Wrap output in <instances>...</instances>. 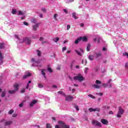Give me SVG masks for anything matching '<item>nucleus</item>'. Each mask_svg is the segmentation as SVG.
Wrapping results in <instances>:
<instances>
[{
    "label": "nucleus",
    "mask_w": 128,
    "mask_h": 128,
    "mask_svg": "<svg viewBox=\"0 0 128 128\" xmlns=\"http://www.w3.org/2000/svg\"><path fill=\"white\" fill-rule=\"evenodd\" d=\"M18 86H19L18 84V83H16L14 84V88L16 92H18Z\"/></svg>",
    "instance_id": "nucleus-13"
},
{
    "label": "nucleus",
    "mask_w": 128,
    "mask_h": 128,
    "mask_svg": "<svg viewBox=\"0 0 128 128\" xmlns=\"http://www.w3.org/2000/svg\"><path fill=\"white\" fill-rule=\"evenodd\" d=\"M4 60L3 58H1L0 59V66H1V64H2L4 61L2 60Z\"/></svg>",
    "instance_id": "nucleus-42"
},
{
    "label": "nucleus",
    "mask_w": 128,
    "mask_h": 128,
    "mask_svg": "<svg viewBox=\"0 0 128 128\" xmlns=\"http://www.w3.org/2000/svg\"><path fill=\"white\" fill-rule=\"evenodd\" d=\"M76 52L78 54V56H82V53L80 52V51L76 50H75Z\"/></svg>",
    "instance_id": "nucleus-34"
},
{
    "label": "nucleus",
    "mask_w": 128,
    "mask_h": 128,
    "mask_svg": "<svg viewBox=\"0 0 128 128\" xmlns=\"http://www.w3.org/2000/svg\"><path fill=\"white\" fill-rule=\"evenodd\" d=\"M37 22H38V20L35 18H32L31 20V22H32V24H36Z\"/></svg>",
    "instance_id": "nucleus-19"
},
{
    "label": "nucleus",
    "mask_w": 128,
    "mask_h": 128,
    "mask_svg": "<svg viewBox=\"0 0 128 128\" xmlns=\"http://www.w3.org/2000/svg\"><path fill=\"white\" fill-rule=\"evenodd\" d=\"M23 41L25 42L28 44H30V42H32V41L30 40L29 38H25L23 39Z\"/></svg>",
    "instance_id": "nucleus-7"
},
{
    "label": "nucleus",
    "mask_w": 128,
    "mask_h": 128,
    "mask_svg": "<svg viewBox=\"0 0 128 128\" xmlns=\"http://www.w3.org/2000/svg\"><path fill=\"white\" fill-rule=\"evenodd\" d=\"M32 66H36L37 68H42V64H40V60H36L34 58H32Z\"/></svg>",
    "instance_id": "nucleus-1"
},
{
    "label": "nucleus",
    "mask_w": 128,
    "mask_h": 128,
    "mask_svg": "<svg viewBox=\"0 0 128 128\" xmlns=\"http://www.w3.org/2000/svg\"><path fill=\"white\" fill-rule=\"evenodd\" d=\"M6 46V44L4 42L0 43V50H4V46Z\"/></svg>",
    "instance_id": "nucleus-15"
},
{
    "label": "nucleus",
    "mask_w": 128,
    "mask_h": 128,
    "mask_svg": "<svg viewBox=\"0 0 128 128\" xmlns=\"http://www.w3.org/2000/svg\"><path fill=\"white\" fill-rule=\"evenodd\" d=\"M90 44H88L87 46H86V50L87 52H90Z\"/></svg>",
    "instance_id": "nucleus-24"
},
{
    "label": "nucleus",
    "mask_w": 128,
    "mask_h": 128,
    "mask_svg": "<svg viewBox=\"0 0 128 128\" xmlns=\"http://www.w3.org/2000/svg\"><path fill=\"white\" fill-rule=\"evenodd\" d=\"M74 108H76V110H80V108H78V106L74 105Z\"/></svg>",
    "instance_id": "nucleus-47"
},
{
    "label": "nucleus",
    "mask_w": 128,
    "mask_h": 128,
    "mask_svg": "<svg viewBox=\"0 0 128 128\" xmlns=\"http://www.w3.org/2000/svg\"><path fill=\"white\" fill-rule=\"evenodd\" d=\"M82 40V37H80L78 38L77 40H76L74 42V44H78V42H80V40Z\"/></svg>",
    "instance_id": "nucleus-12"
},
{
    "label": "nucleus",
    "mask_w": 128,
    "mask_h": 128,
    "mask_svg": "<svg viewBox=\"0 0 128 128\" xmlns=\"http://www.w3.org/2000/svg\"><path fill=\"white\" fill-rule=\"evenodd\" d=\"M52 88H58V86L56 85H53L52 86Z\"/></svg>",
    "instance_id": "nucleus-64"
},
{
    "label": "nucleus",
    "mask_w": 128,
    "mask_h": 128,
    "mask_svg": "<svg viewBox=\"0 0 128 128\" xmlns=\"http://www.w3.org/2000/svg\"><path fill=\"white\" fill-rule=\"evenodd\" d=\"M36 102H38V101H36V100H34L30 104V107L34 106V104H36Z\"/></svg>",
    "instance_id": "nucleus-16"
},
{
    "label": "nucleus",
    "mask_w": 128,
    "mask_h": 128,
    "mask_svg": "<svg viewBox=\"0 0 128 128\" xmlns=\"http://www.w3.org/2000/svg\"><path fill=\"white\" fill-rule=\"evenodd\" d=\"M0 122H4V126H10L12 124V121H7L6 122V119H2L0 121Z\"/></svg>",
    "instance_id": "nucleus-6"
},
{
    "label": "nucleus",
    "mask_w": 128,
    "mask_h": 128,
    "mask_svg": "<svg viewBox=\"0 0 128 128\" xmlns=\"http://www.w3.org/2000/svg\"><path fill=\"white\" fill-rule=\"evenodd\" d=\"M88 68H86L84 70V74H88Z\"/></svg>",
    "instance_id": "nucleus-40"
},
{
    "label": "nucleus",
    "mask_w": 128,
    "mask_h": 128,
    "mask_svg": "<svg viewBox=\"0 0 128 128\" xmlns=\"http://www.w3.org/2000/svg\"><path fill=\"white\" fill-rule=\"evenodd\" d=\"M24 13L22 11H19L18 12V15L19 16H24Z\"/></svg>",
    "instance_id": "nucleus-32"
},
{
    "label": "nucleus",
    "mask_w": 128,
    "mask_h": 128,
    "mask_svg": "<svg viewBox=\"0 0 128 128\" xmlns=\"http://www.w3.org/2000/svg\"><path fill=\"white\" fill-rule=\"evenodd\" d=\"M96 94H98V96H102L103 94L102 92H100V93H97Z\"/></svg>",
    "instance_id": "nucleus-63"
},
{
    "label": "nucleus",
    "mask_w": 128,
    "mask_h": 128,
    "mask_svg": "<svg viewBox=\"0 0 128 128\" xmlns=\"http://www.w3.org/2000/svg\"><path fill=\"white\" fill-rule=\"evenodd\" d=\"M37 52H38V56H42V52H40V50H37Z\"/></svg>",
    "instance_id": "nucleus-35"
},
{
    "label": "nucleus",
    "mask_w": 128,
    "mask_h": 128,
    "mask_svg": "<svg viewBox=\"0 0 128 128\" xmlns=\"http://www.w3.org/2000/svg\"><path fill=\"white\" fill-rule=\"evenodd\" d=\"M32 38H38V35H32Z\"/></svg>",
    "instance_id": "nucleus-41"
},
{
    "label": "nucleus",
    "mask_w": 128,
    "mask_h": 128,
    "mask_svg": "<svg viewBox=\"0 0 128 128\" xmlns=\"http://www.w3.org/2000/svg\"><path fill=\"white\" fill-rule=\"evenodd\" d=\"M52 40L53 42H58L60 40V38H53Z\"/></svg>",
    "instance_id": "nucleus-21"
},
{
    "label": "nucleus",
    "mask_w": 128,
    "mask_h": 128,
    "mask_svg": "<svg viewBox=\"0 0 128 128\" xmlns=\"http://www.w3.org/2000/svg\"><path fill=\"white\" fill-rule=\"evenodd\" d=\"M90 98H95L96 97H94V96H92V94H88V95Z\"/></svg>",
    "instance_id": "nucleus-49"
},
{
    "label": "nucleus",
    "mask_w": 128,
    "mask_h": 128,
    "mask_svg": "<svg viewBox=\"0 0 128 128\" xmlns=\"http://www.w3.org/2000/svg\"><path fill=\"white\" fill-rule=\"evenodd\" d=\"M76 12H73L72 14V18H74V20H78V18L76 16Z\"/></svg>",
    "instance_id": "nucleus-22"
},
{
    "label": "nucleus",
    "mask_w": 128,
    "mask_h": 128,
    "mask_svg": "<svg viewBox=\"0 0 128 128\" xmlns=\"http://www.w3.org/2000/svg\"><path fill=\"white\" fill-rule=\"evenodd\" d=\"M74 61L71 63V64H70V68H72V66H73V65H74Z\"/></svg>",
    "instance_id": "nucleus-53"
},
{
    "label": "nucleus",
    "mask_w": 128,
    "mask_h": 128,
    "mask_svg": "<svg viewBox=\"0 0 128 128\" xmlns=\"http://www.w3.org/2000/svg\"><path fill=\"white\" fill-rule=\"evenodd\" d=\"M32 76V74L28 72L26 74H25L24 76H23V80H26V78H28Z\"/></svg>",
    "instance_id": "nucleus-11"
},
{
    "label": "nucleus",
    "mask_w": 128,
    "mask_h": 128,
    "mask_svg": "<svg viewBox=\"0 0 128 128\" xmlns=\"http://www.w3.org/2000/svg\"><path fill=\"white\" fill-rule=\"evenodd\" d=\"M96 84H102V82L100 80H96Z\"/></svg>",
    "instance_id": "nucleus-45"
},
{
    "label": "nucleus",
    "mask_w": 128,
    "mask_h": 128,
    "mask_svg": "<svg viewBox=\"0 0 128 128\" xmlns=\"http://www.w3.org/2000/svg\"><path fill=\"white\" fill-rule=\"evenodd\" d=\"M62 52L66 50V47H63L62 49Z\"/></svg>",
    "instance_id": "nucleus-58"
},
{
    "label": "nucleus",
    "mask_w": 128,
    "mask_h": 128,
    "mask_svg": "<svg viewBox=\"0 0 128 128\" xmlns=\"http://www.w3.org/2000/svg\"><path fill=\"white\" fill-rule=\"evenodd\" d=\"M14 36L16 38H17L18 40H20V38L18 37V35L16 34Z\"/></svg>",
    "instance_id": "nucleus-54"
},
{
    "label": "nucleus",
    "mask_w": 128,
    "mask_h": 128,
    "mask_svg": "<svg viewBox=\"0 0 128 128\" xmlns=\"http://www.w3.org/2000/svg\"><path fill=\"white\" fill-rule=\"evenodd\" d=\"M98 40V43H100V42L102 40V38H100L99 36H96L95 38H94V42H96Z\"/></svg>",
    "instance_id": "nucleus-8"
},
{
    "label": "nucleus",
    "mask_w": 128,
    "mask_h": 128,
    "mask_svg": "<svg viewBox=\"0 0 128 128\" xmlns=\"http://www.w3.org/2000/svg\"><path fill=\"white\" fill-rule=\"evenodd\" d=\"M42 11L43 12H46V8H42Z\"/></svg>",
    "instance_id": "nucleus-50"
},
{
    "label": "nucleus",
    "mask_w": 128,
    "mask_h": 128,
    "mask_svg": "<svg viewBox=\"0 0 128 128\" xmlns=\"http://www.w3.org/2000/svg\"><path fill=\"white\" fill-rule=\"evenodd\" d=\"M100 56H102V53H96V58H100Z\"/></svg>",
    "instance_id": "nucleus-25"
},
{
    "label": "nucleus",
    "mask_w": 128,
    "mask_h": 128,
    "mask_svg": "<svg viewBox=\"0 0 128 128\" xmlns=\"http://www.w3.org/2000/svg\"><path fill=\"white\" fill-rule=\"evenodd\" d=\"M79 50H80L81 52H82V54H84V50H83L82 49V48H80L79 49Z\"/></svg>",
    "instance_id": "nucleus-62"
},
{
    "label": "nucleus",
    "mask_w": 128,
    "mask_h": 128,
    "mask_svg": "<svg viewBox=\"0 0 128 128\" xmlns=\"http://www.w3.org/2000/svg\"><path fill=\"white\" fill-rule=\"evenodd\" d=\"M74 1V0H67V1H66V4H70V2H72Z\"/></svg>",
    "instance_id": "nucleus-31"
},
{
    "label": "nucleus",
    "mask_w": 128,
    "mask_h": 128,
    "mask_svg": "<svg viewBox=\"0 0 128 128\" xmlns=\"http://www.w3.org/2000/svg\"><path fill=\"white\" fill-rule=\"evenodd\" d=\"M84 80V78L82 76V74H78V76L74 77V80H78V82H82Z\"/></svg>",
    "instance_id": "nucleus-3"
},
{
    "label": "nucleus",
    "mask_w": 128,
    "mask_h": 128,
    "mask_svg": "<svg viewBox=\"0 0 128 128\" xmlns=\"http://www.w3.org/2000/svg\"><path fill=\"white\" fill-rule=\"evenodd\" d=\"M58 94H62V96H65V94L62 91H58Z\"/></svg>",
    "instance_id": "nucleus-38"
},
{
    "label": "nucleus",
    "mask_w": 128,
    "mask_h": 128,
    "mask_svg": "<svg viewBox=\"0 0 128 128\" xmlns=\"http://www.w3.org/2000/svg\"><path fill=\"white\" fill-rule=\"evenodd\" d=\"M92 124L93 126H99V128H102V124L96 120H93L92 122Z\"/></svg>",
    "instance_id": "nucleus-5"
},
{
    "label": "nucleus",
    "mask_w": 128,
    "mask_h": 128,
    "mask_svg": "<svg viewBox=\"0 0 128 128\" xmlns=\"http://www.w3.org/2000/svg\"><path fill=\"white\" fill-rule=\"evenodd\" d=\"M88 58H89L90 60H94V56L92 55H90L88 57Z\"/></svg>",
    "instance_id": "nucleus-18"
},
{
    "label": "nucleus",
    "mask_w": 128,
    "mask_h": 128,
    "mask_svg": "<svg viewBox=\"0 0 128 128\" xmlns=\"http://www.w3.org/2000/svg\"><path fill=\"white\" fill-rule=\"evenodd\" d=\"M24 24L25 26H28V23L26 22H24Z\"/></svg>",
    "instance_id": "nucleus-57"
},
{
    "label": "nucleus",
    "mask_w": 128,
    "mask_h": 128,
    "mask_svg": "<svg viewBox=\"0 0 128 128\" xmlns=\"http://www.w3.org/2000/svg\"><path fill=\"white\" fill-rule=\"evenodd\" d=\"M82 42H86L88 40V38L86 36L82 38Z\"/></svg>",
    "instance_id": "nucleus-30"
},
{
    "label": "nucleus",
    "mask_w": 128,
    "mask_h": 128,
    "mask_svg": "<svg viewBox=\"0 0 128 128\" xmlns=\"http://www.w3.org/2000/svg\"><path fill=\"white\" fill-rule=\"evenodd\" d=\"M95 72H98V68L96 67L94 68Z\"/></svg>",
    "instance_id": "nucleus-60"
},
{
    "label": "nucleus",
    "mask_w": 128,
    "mask_h": 128,
    "mask_svg": "<svg viewBox=\"0 0 128 128\" xmlns=\"http://www.w3.org/2000/svg\"><path fill=\"white\" fill-rule=\"evenodd\" d=\"M40 18H44V16L42 15V14H40L39 15Z\"/></svg>",
    "instance_id": "nucleus-61"
},
{
    "label": "nucleus",
    "mask_w": 128,
    "mask_h": 128,
    "mask_svg": "<svg viewBox=\"0 0 128 128\" xmlns=\"http://www.w3.org/2000/svg\"><path fill=\"white\" fill-rule=\"evenodd\" d=\"M93 86L94 88H100V85H98V84H94Z\"/></svg>",
    "instance_id": "nucleus-27"
},
{
    "label": "nucleus",
    "mask_w": 128,
    "mask_h": 128,
    "mask_svg": "<svg viewBox=\"0 0 128 128\" xmlns=\"http://www.w3.org/2000/svg\"><path fill=\"white\" fill-rule=\"evenodd\" d=\"M12 112H14V110H10L8 112V114H12Z\"/></svg>",
    "instance_id": "nucleus-44"
},
{
    "label": "nucleus",
    "mask_w": 128,
    "mask_h": 128,
    "mask_svg": "<svg viewBox=\"0 0 128 128\" xmlns=\"http://www.w3.org/2000/svg\"><path fill=\"white\" fill-rule=\"evenodd\" d=\"M74 99V97L72 96H66V100L70 101Z\"/></svg>",
    "instance_id": "nucleus-9"
},
{
    "label": "nucleus",
    "mask_w": 128,
    "mask_h": 128,
    "mask_svg": "<svg viewBox=\"0 0 128 128\" xmlns=\"http://www.w3.org/2000/svg\"><path fill=\"white\" fill-rule=\"evenodd\" d=\"M19 106L20 108H22V106H24V103L22 102V103H20V104H19Z\"/></svg>",
    "instance_id": "nucleus-52"
},
{
    "label": "nucleus",
    "mask_w": 128,
    "mask_h": 128,
    "mask_svg": "<svg viewBox=\"0 0 128 128\" xmlns=\"http://www.w3.org/2000/svg\"><path fill=\"white\" fill-rule=\"evenodd\" d=\"M46 128H52V126H50V124H47L46 126Z\"/></svg>",
    "instance_id": "nucleus-43"
},
{
    "label": "nucleus",
    "mask_w": 128,
    "mask_h": 128,
    "mask_svg": "<svg viewBox=\"0 0 128 128\" xmlns=\"http://www.w3.org/2000/svg\"><path fill=\"white\" fill-rule=\"evenodd\" d=\"M12 14H16V10L12 9Z\"/></svg>",
    "instance_id": "nucleus-28"
},
{
    "label": "nucleus",
    "mask_w": 128,
    "mask_h": 128,
    "mask_svg": "<svg viewBox=\"0 0 128 128\" xmlns=\"http://www.w3.org/2000/svg\"><path fill=\"white\" fill-rule=\"evenodd\" d=\"M63 10H64V12H65V14H68V10H66V9H64Z\"/></svg>",
    "instance_id": "nucleus-56"
},
{
    "label": "nucleus",
    "mask_w": 128,
    "mask_h": 128,
    "mask_svg": "<svg viewBox=\"0 0 128 128\" xmlns=\"http://www.w3.org/2000/svg\"><path fill=\"white\" fill-rule=\"evenodd\" d=\"M101 122H102L103 124H108V120L105 119H102Z\"/></svg>",
    "instance_id": "nucleus-14"
},
{
    "label": "nucleus",
    "mask_w": 128,
    "mask_h": 128,
    "mask_svg": "<svg viewBox=\"0 0 128 128\" xmlns=\"http://www.w3.org/2000/svg\"><path fill=\"white\" fill-rule=\"evenodd\" d=\"M42 74L44 76V78H46V72H44V70L42 69Z\"/></svg>",
    "instance_id": "nucleus-23"
},
{
    "label": "nucleus",
    "mask_w": 128,
    "mask_h": 128,
    "mask_svg": "<svg viewBox=\"0 0 128 128\" xmlns=\"http://www.w3.org/2000/svg\"><path fill=\"white\" fill-rule=\"evenodd\" d=\"M47 70H48V72H52V68L48 66Z\"/></svg>",
    "instance_id": "nucleus-36"
},
{
    "label": "nucleus",
    "mask_w": 128,
    "mask_h": 128,
    "mask_svg": "<svg viewBox=\"0 0 128 128\" xmlns=\"http://www.w3.org/2000/svg\"><path fill=\"white\" fill-rule=\"evenodd\" d=\"M102 86H103L104 88H106L108 86V84H103Z\"/></svg>",
    "instance_id": "nucleus-55"
},
{
    "label": "nucleus",
    "mask_w": 128,
    "mask_h": 128,
    "mask_svg": "<svg viewBox=\"0 0 128 128\" xmlns=\"http://www.w3.org/2000/svg\"><path fill=\"white\" fill-rule=\"evenodd\" d=\"M89 112H94V108H90L88 109Z\"/></svg>",
    "instance_id": "nucleus-39"
},
{
    "label": "nucleus",
    "mask_w": 128,
    "mask_h": 128,
    "mask_svg": "<svg viewBox=\"0 0 128 128\" xmlns=\"http://www.w3.org/2000/svg\"><path fill=\"white\" fill-rule=\"evenodd\" d=\"M124 110L122 108V107H119L118 112L116 115L117 118H122V116L124 114Z\"/></svg>",
    "instance_id": "nucleus-4"
},
{
    "label": "nucleus",
    "mask_w": 128,
    "mask_h": 128,
    "mask_svg": "<svg viewBox=\"0 0 128 128\" xmlns=\"http://www.w3.org/2000/svg\"><path fill=\"white\" fill-rule=\"evenodd\" d=\"M38 88H44V86H42L40 84H38Z\"/></svg>",
    "instance_id": "nucleus-51"
},
{
    "label": "nucleus",
    "mask_w": 128,
    "mask_h": 128,
    "mask_svg": "<svg viewBox=\"0 0 128 128\" xmlns=\"http://www.w3.org/2000/svg\"><path fill=\"white\" fill-rule=\"evenodd\" d=\"M16 91L15 90L8 91V93L10 94H16Z\"/></svg>",
    "instance_id": "nucleus-20"
},
{
    "label": "nucleus",
    "mask_w": 128,
    "mask_h": 128,
    "mask_svg": "<svg viewBox=\"0 0 128 128\" xmlns=\"http://www.w3.org/2000/svg\"><path fill=\"white\" fill-rule=\"evenodd\" d=\"M58 124L60 126L56 125L55 128H70V126H67L66 124L62 121H58Z\"/></svg>",
    "instance_id": "nucleus-2"
},
{
    "label": "nucleus",
    "mask_w": 128,
    "mask_h": 128,
    "mask_svg": "<svg viewBox=\"0 0 128 128\" xmlns=\"http://www.w3.org/2000/svg\"><path fill=\"white\" fill-rule=\"evenodd\" d=\"M123 56H127L128 58V53L126 52H125L124 53H123Z\"/></svg>",
    "instance_id": "nucleus-37"
},
{
    "label": "nucleus",
    "mask_w": 128,
    "mask_h": 128,
    "mask_svg": "<svg viewBox=\"0 0 128 128\" xmlns=\"http://www.w3.org/2000/svg\"><path fill=\"white\" fill-rule=\"evenodd\" d=\"M24 92H26V88H25L22 90L20 91V93L21 94H24Z\"/></svg>",
    "instance_id": "nucleus-48"
},
{
    "label": "nucleus",
    "mask_w": 128,
    "mask_h": 128,
    "mask_svg": "<svg viewBox=\"0 0 128 128\" xmlns=\"http://www.w3.org/2000/svg\"><path fill=\"white\" fill-rule=\"evenodd\" d=\"M58 14H54V20H57L56 17H58Z\"/></svg>",
    "instance_id": "nucleus-46"
},
{
    "label": "nucleus",
    "mask_w": 128,
    "mask_h": 128,
    "mask_svg": "<svg viewBox=\"0 0 128 128\" xmlns=\"http://www.w3.org/2000/svg\"><path fill=\"white\" fill-rule=\"evenodd\" d=\"M94 112H100V108H94Z\"/></svg>",
    "instance_id": "nucleus-29"
},
{
    "label": "nucleus",
    "mask_w": 128,
    "mask_h": 128,
    "mask_svg": "<svg viewBox=\"0 0 128 128\" xmlns=\"http://www.w3.org/2000/svg\"><path fill=\"white\" fill-rule=\"evenodd\" d=\"M110 106H102V108H103L104 110H106L110 109Z\"/></svg>",
    "instance_id": "nucleus-17"
},
{
    "label": "nucleus",
    "mask_w": 128,
    "mask_h": 128,
    "mask_svg": "<svg viewBox=\"0 0 128 128\" xmlns=\"http://www.w3.org/2000/svg\"><path fill=\"white\" fill-rule=\"evenodd\" d=\"M125 68H128V62H126L125 64Z\"/></svg>",
    "instance_id": "nucleus-59"
},
{
    "label": "nucleus",
    "mask_w": 128,
    "mask_h": 128,
    "mask_svg": "<svg viewBox=\"0 0 128 128\" xmlns=\"http://www.w3.org/2000/svg\"><path fill=\"white\" fill-rule=\"evenodd\" d=\"M1 96L2 97V98H4V96H6V91L4 90V91H3L2 92V94H1Z\"/></svg>",
    "instance_id": "nucleus-26"
},
{
    "label": "nucleus",
    "mask_w": 128,
    "mask_h": 128,
    "mask_svg": "<svg viewBox=\"0 0 128 128\" xmlns=\"http://www.w3.org/2000/svg\"><path fill=\"white\" fill-rule=\"evenodd\" d=\"M40 26V23H36L35 25H34L32 26V28L34 30H36V28H38V26Z\"/></svg>",
    "instance_id": "nucleus-10"
},
{
    "label": "nucleus",
    "mask_w": 128,
    "mask_h": 128,
    "mask_svg": "<svg viewBox=\"0 0 128 128\" xmlns=\"http://www.w3.org/2000/svg\"><path fill=\"white\" fill-rule=\"evenodd\" d=\"M32 82V81L31 80H29L28 84H27V86H26V88H30V84Z\"/></svg>",
    "instance_id": "nucleus-33"
}]
</instances>
